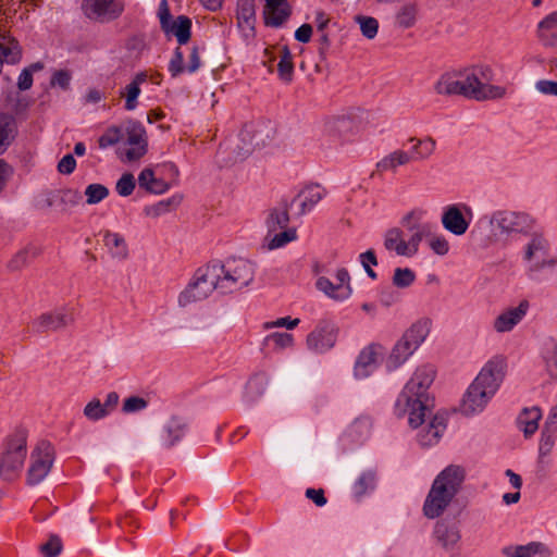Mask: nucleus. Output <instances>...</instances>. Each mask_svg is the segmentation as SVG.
Wrapping results in <instances>:
<instances>
[{
  "label": "nucleus",
  "mask_w": 557,
  "mask_h": 557,
  "mask_svg": "<svg viewBox=\"0 0 557 557\" xmlns=\"http://www.w3.org/2000/svg\"><path fill=\"white\" fill-rule=\"evenodd\" d=\"M435 373L431 364L419 367L396 400V414H408L409 425L413 429L421 426L426 414L431 413L428 389L435 379Z\"/></svg>",
  "instance_id": "nucleus-1"
},
{
  "label": "nucleus",
  "mask_w": 557,
  "mask_h": 557,
  "mask_svg": "<svg viewBox=\"0 0 557 557\" xmlns=\"http://www.w3.org/2000/svg\"><path fill=\"white\" fill-rule=\"evenodd\" d=\"M466 478V470L458 465H449L442 470L432 483L423 505L424 516L438 518L460 492Z\"/></svg>",
  "instance_id": "nucleus-2"
},
{
  "label": "nucleus",
  "mask_w": 557,
  "mask_h": 557,
  "mask_svg": "<svg viewBox=\"0 0 557 557\" xmlns=\"http://www.w3.org/2000/svg\"><path fill=\"white\" fill-rule=\"evenodd\" d=\"M503 376L502 363H486L465 394L460 411L465 416L481 412L498 389Z\"/></svg>",
  "instance_id": "nucleus-3"
},
{
  "label": "nucleus",
  "mask_w": 557,
  "mask_h": 557,
  "mask_svg": "<svg viewBox=\"0 0 557 557\" xmlns=\"http://www.w3.org/2000/svg\"><path fill=\"white\" fill-rule=\"evenodd\" d=\"M459 77L460 96L476 101L500 99L506 95V88L490 85L493 70L488 65H474L456 70Z\"/></svg>",
  "instance_id": "nucleus-4"
},
{
  "label": "nucleus",
  "mask_w": 557,
  "mask_h": 557,
  "mask_svg": "<svg viewBox=\"0 0 557 557\" xmlns=\"http://www.w3.org/2000/svg\"><path fill=\"white\" fill-rule=\"evenodd\" d=\"M215 276L216 290L221 294H230L239 290L253 280L252 265L245 259H233L226 263L208 264Z\"/></svg>",
  "instance_id": "nucleus-5"
},
{
  "label": "nucleus",
  "mask_w": 557,
  "mask_h": 557,
  "mask_svg": "<svg viewBox=\"0 0 557 557\" xmlns=\"http://www.w3.org/2000/svg\"><path fill=\"white\" fill-rule=\"evenodd\" d=\"M214 280L215 276L211 273L209 265L199 268L185 289L178 295V305L187 307L209 297L213 290H216Z\"/></svg>",
  "instance_id": "nucleus-6"
},
{
  "label": "nucleus",
  "mask_w": 557,
  "mask_h": 557,
  "mask_svg": "<svg viewBox=\"0 0 557 557\" xmlns=\"http://www.w3.org/2000/svg\"><path fill=\"white\" fill-rule=\"evenodd\" d=\"M187 431L183 418L173 416L160 428L151 430L146 436L147 448H171L180 442Z\"/></svg>",
  "instance_id": "nucleus-7"
},
{
  "label": "nucleus",
  "mask_w": 557,
  "mask_h": 557,
  "mask_svg": "<svg viewBox=\"0 0 557 557\" xmlns=\"http://www.w3.org/2000/svg\"><path fill=\"white\" fill-rule=\"evenodd\" d=\"M26 436L18 433L9 440L0 460V476L7 481L16 478L26 458Z\"/></svg>",
  "instance_id": "nucleus-8"
},
{
  "label": "nucleus",
  "mask_w": 557,
  "mask_h": 557,
  "mask_svg": "<svg viewBox=\"0 0 557 557\" xmlns=\"http://www.w3.org/2000/svg\"><path fill=\"white\" fill-rule=\"evenodd\" d=\"M425 336V326L413 324L394 346L387 359V368L396 369L403 364L418 349Z\"/></svg>",
  "instance_id": "nucleus-9"
},
{
  "label": "nucleus",
  "mask_w": 557,
  "mask_h": 557,
  "mask_svg": "<svg viewBox=\"0 0 557 557\" xmlns=\"http://www.w3.org/2000/svg\"><path fill=\"white\" fill-rule=\"evenodd\" d=\"M54 461L52 446L45 441L39 442L30 454V465L27 471V483H40L50 472Z\"/></svg>",
  "instance_id": "nucleus-10"
},
{
  "label": "nucleus",
  "mask_w": 557,
  "mask_h": 557,
  "mask_svg": "<svg viewBox=\"0 0 557 557\" xmlns=\"http://www.w3.org/2000/svg\"><path fill=\"white\" fill-rule=\"evenodd\" d=\"M338 327L329 320H321L307 335L306 346L308 350L323 354L332 349L337 341Z\"/></svg>",
  "instance_id": "nucleus-11"
},
{
  "label": "nucleus",
  "mask_w": 557,
  "mask_h": 557,
  "mask_svg": "<svg viewBox=\"0 0 557 557\" xmlns=\"http://www.w3.org/2000/svg\"><path fill=\"white\" fill-rule=\"evenodd\" d=\"M75 322L74 310L69 306L55 308L41 313L33 323L38 333L58 332L73 325Z\"/></svg>",
  "instance_id": "nucleus-12"
},
{
  "label": "nucleus",
  "mask_w": 557,
  "mask_h": 557,
  "mask_svg": "<svg viewBox=\"0 0 557 557\" xmlns=\"http://www.w3.org/2000/svg\"><path fill=\"white\" fill-rule=\"evenodd\" d=\"M317 288L336 301L348 299L352 294L350 285V275L345 268L336 272V283H332L327 277L320 276L317 280Z\"/></svg>",
  "instance_id": "nucleus-13"
},
{
  "label": "nucleus",
  "mask_w": 557,
  "mask_h": 557,
  "mask_svg": "<svg viewBox=\"0 0 557 557\" xmlns=\"http://www.w3.org/2000/svg\"><path fill=\"white\" fill-rule=\"evenodd\" d=\"M549 251V243L542 233H533L531 239L528 243L524 251V259L532 261L536 258H542L534 262L531 267L533 271H540L546 267L553 268L557 264L556 258L546 259Z\"/></svg>",
  "instance_id": "nucleus-14"
},
{
  "label": "nucleus",
  "mask_w": 557,
  "mask_h": 557,
  "mask_svg": "<svg viewBox=\"0 0 557 557\" xmlns=\"http://www.w3.org/2000/svg\"><path fill=\"white\" fill-rule=\"evenodd\" d=\"M534 221L527 213L513 211H497L491 218V225L502 233L525 232L533 226Z\"/></svg>",
  "instance_id": "nucleus-15"
},
{
  "label": "nucleus",
  "mask_w": 557,
  "mask_h": 557,
  "mask_svg": "<svg viewBox=\"0 0 557 557\" xmlns=\"http://www.w3.org/2000/svg\"><path fill=\"white\" fill-rule=\"evenodd\" d=\"M83 9L88 18L99 22H110L123 12L120 0H83Z\"/></svg>",
  "instance_id": "nucleus-16"
},
{
  "label": "nucleus",
  "mask_w": 557,
  "mask_h": 557,
  "mask_svg": "<svg viewBox=\"0 0 557 557\" xmlns=\"http://www.w3.org/2000/svg\"><path fill=\"white\" fill-rule=\"evenodd\" d=\"M125 131L126 143L132 146L126 149L125 158L129 162L139 160L147 152L146 131L141 123L132 120L126 123Z\"/></svg>",
  "instance_id": "nucleus-17"
},
{
  "label": "nucleus",
  "mask_w": 557,
  "mask_h": 557,
  "mask_svg": "<svg viewBox=\"0 0 557 557\" xmlns=\"http://www.w3.org/2000/svg\"><path fill=\"white\" fill-rule=\"evenodd\" d=\"M414 216L413 212H409L406 214L401 224L404 227H406L409 232H411V236L407 240L408 246V256L412 257L414 256L419 250V245L423 238L429 239V236H431V228L432 226L428 223H416L412 222V219Z\"/></svg>",
  "instance_id": "nucleus-18"
},
{
  "label": "nucleus",
  "mask_w": 557,
  "mask_h": 557,
  "mask_svg": "<svg viewBox=\"0 0 557 557\" xmlns=\"http://www.w3.org/2000/svg\"><path fill=\"white\" fill-rule=\"evenodd\" d=\"M255 133L253 131L245 126L238 134V137L236 141L232 145H228L223 149V147H220L219 153L224 152L225 150H231V152L234 154L232 158L233 162L242 161L246 159L255 149L257 144L253 143Z\"/></svg>",
  "instance_id": "nucleus-19"
},
{
  "label": "nucleus",
  "mask_w": 557,
  "mask_h": 557,
  "mask_svg": "<svg viewBox=\"0 0 557 557\" xmlns=\"http://www.w3.org/2000/svg\"><path fill=\"white\" fill-rule=\"evenodd\" d=\"M434 539L443 549L453 553L456 550L461 535L456 524L440 520L434 528Z\"/></svg>",
  "instance_id": "nucleus-20"
},
{
  "label": "nucleus",
  "mask_w": 557,
  "mask_h": 557,
  "mask_svg": "<svg viewBox=\"0 0 557 557\" xmlns=\"http://www.w3.org/2000/svg\"><path fill=\"white\" fill-rule=\"evenodd\" d=\"M528 309V300H522L518 307L505 310L494 320V330L498 333L511 331L523 319Z\"/></svg>",
  "instance_id": "nucleus-21"
},
{
  "label": "nucleus",
  "mask_w": 557,
  "mask_h": 557,
  "mask_svg": "<svg viewBox=\"0 0 557 557\" xmlns=\"http://www.w3.org/2000/svg\"><path fill=\"white\" fill-rule=\"evenodd\" d=\"M442 224L448 232L457 236L463 235L469 227V222L456 205L446 208L442 215Z\"/></svg>",
  "instance_id": "nucleus-22"
},
{
  "label": "nucleus",
  "mask_w": 557,
  "mask_h": 557,
  "mask_svg": "<svg viewBox=\"0 0 557 557\" xmlns=\"http://www.w3.org/2000/svg\"><path fill=\"white\" fill-rule=\"evenodd\" d=\"M446 429V419L442 414H435L430 423L418 434L421 446L428 447L436 444Z\"/></svg>",
  "instance_id": "nucleus-23"
},
{
  "label": "nucleus",
  "mask_w": 557,
  "mask_h": 557,
  "mask_svg": "<svg viewBox=\"0 0 557 557\" xmlns=\"http://www.w3.org/2000/svg\"><path fill=\"white\" fill-rule=\"evenodd\" d=\"M420 7L417 1H406L395 12V26L400 29L412 28L419 17Z\"/></svg>",
  "instance_id": "nucleus-24"
},
{
  "label": "nucleus",
  "mask_w": 557,
  "mask_h": 557,
  "mask_svg": "<svg viewBox=\"0 0 557 557\" xmlns=\"http://www.w3.org/2000/svg\"><path fill=\"white\" fill-rule=\"evenodd\" d=\"M377 347L370 345L361 350L355 364V375L367 377L376 367Z\"/></svg>",
  "instance_id": "nucleus-25"
},
{
  "label": "nucleus",
  "mask_w": 557,
  "mask_h": 557,
  "mask_svg": "<svg viewBox=\"0 0 557 557\" xmlns=\"http://www.w3.org/2000/svg\"><path fill=\"white\" fill-rule=\"evenodd\" d=\"M537 35L545 47L557 48V11L539 23Z\"/></svg>",
  "instance_id": "nucleus-26"
},
{
  "label": "nucleus",
  "mask_w": 557,
  "mask_h": 557,
  "mask_svg": "<svg viewBox=\"0 0 557 557\" xmlns=\"http://www.w3.org/2000/svg\"><path fill=\"white\" fill-rule=\"evenodd\" d=\"M458 78L456 70L443 73L434 84V91L445 97L460 96Z\"/></svg>",
  "instance_id": "nucleus-27"
},
{
  "label": "nucleus",
  "mask_w": 557,
  "mask_h": 557,
  "mask_svg": "<svg viewBox=\"0 0 557 557\" xmlns=\"http://www.w3.org/2000/svg\"><path fill=\"white\" fill-rule=\"evenodd\" d=\"M139 188L147 193L161 195L170 188V184L161 178L156 177L154 172L150 168H145L138 175Z\"/></svg>",
  "instance_id": "nucleus-28"
},
{
  "label": "nucleus",
  "mask_w": 557,
  "mask_h": 557,
  "mask_svg": "<svg viewBox=\"0 0 557 557\" xmlns=\"http://www.w3.org/2000/svg\"><path fill=\"white\" fill-rule=\"evenodd\" d=\"M103 245L114 259L123 260L128 256V248L125 238L111 231H104L102 233Z\"/></svg>",
  "instance_id": "nucleus-29"
},
{
  "label": "nucleus",
  "mask_w": 557,
  "mask_h": 557,
  "mask_svg": "<svg viewBox=\"0 0 557 557\" xmlns=\"http://www.w3.org/2000/svg\"><path fill=\"white\" fill-rule=\"evenodd\" d=\"M40 250L33 246L27 245L26 247L18 250L7 263V270L10 273L21 272L26 268L30 261L39 255Z\"/></svg>",
  "instance_id": "nucleus-30"
},
{
  "label": "nucleus",
  "mask_w": 557,
  "mask_h": 557,
  "mask_svg": "<svg viewBox=\"0 0 557 557\" xmlns=\"http://www.w3.org/2000/svg\"><path fill=\"white\" fill-rule=\"evenodd\" d=\"M289 223L288 205L281 202L277 207L270 210L267 218L268 232L275 233L278 230L287 228Z\"/></svg>",
  "instance_id": "nucleus-31"
},
{
  "label": "nucleus",
  "mask_w": 557,
  "mask_h": 557,
  "mask_svg": "<svg viewBox=\"0 0 557 557\" xmlns=\"http://www.w3.org/2000/svg\"><path fill=\"white\" fill-rule=\"evenodd\" d=\"M236 13L238 26L253 32L256 24L255 0H237Z\"/></svg>",
  "instance_id": "nucleus-32"
},
{
  "label": "nucleus",
  "mask_w": 557,
  "mask_h": 557,
  "mask_svg": "<svg viewBox=\"0 0 557 557\" xmlns=\"http://www.w3.org/2000/svg\"><path fill=\"white\" fill-rule=\"evenodd\" d=\"M542 418V411L539 407L525 408L518 417V424L523 431L525 437L533 435L539 429V421Z\"/></svg>",
  "instance_id": "nucleus-33"
},
{
  "label": "nucleus",
  "mask_w": 557,
  "mask_h": 557,
  "mask_svg": "<svg viewBox=\"0 0 557 557\" xmlns=\"http://www.w3.org/2000/svg\"><path fill=\"white\" fill-rule=\"evenodd\" d=\"M384 247L387 250L395 251L398 256H408L407 240L404 238V232L398 227L389 228L385 233Z\"/></svg>",
  "instance_id": "nucleus-34"
},
{
  "label": "nucleus",
  "mask_w": 557,
  "mask_h": 557,
  "mask_svg": "<svg viewBox=\"0 0 557 557\" xmlns=\"http://www.w3.org/2000/svg\"><path fill=\"white\" fill-rule=\"evenodd\" d=\"M191 21L185 15H180L169 26L165 34H172L176 37L180 45H185L190 39Z\"/></svg>",
  "instance_id": "nucleus-35"
},
{
  "label": "nucleus",
  "mask_w": 557,
  "mask_h": 557,
  "mask_svg": "<svg viewBox=\"0 0 557 557\" xmlns=\"http://www.w3.org/2000/svg\"><path fill=\"white\" fill-rule=\"evenodd\" d=\"M325 127L330 135L343 137L352 131L354 122L348 115H336L326 121Z\"/></svg>",
  "instance_id": "nucleus-36"
},
{
  "label": "nucleus",
  "mask_w": 557,
  "mask_h": 557,
  "mask_svg": "<svg viewBox=\"0 0 557 557\" xmlns=\"http://www.w3.org/2000/svg\"><path fill=\"white\" fill-rule=\"evenodd\" d=\"M147 81V74L138 73L134 79L125 87V109L132 111L137 107V98L140 94V85Z\"/></svg>",
  "instance_id": "nucleus-37"
},
{
  "label": "nucleus",
  "mask_w": 557,
  "mask_h": 557,
  "mask_svg": "<svg viewBox=\"0 0 557 557\" xmlns=\"http://www.w3.org/2000/svg\"><path fill=\"white\" fill-rule=\"evenodd\" d=\"M182 200H183L182 195H178V194L173 195L169 199L161 200L151 206H147L144 211L147 216L158 218V216L171 211L172 209L177 208L181 205Z\"/></svg>",
  "instance_id": "nucleus-38"
},
{
  "label": "nucleus",
  "mask_w": 557,
  "mask_h": 557,
  "mask_svg": "<svg viewBox=\"0 0 557 557\" xmlns=\"http://www.w3.org/2000/svg\"><path fill=\"white\" fill-rule=\"evenodd\" d=\"M411 160V156L403 150H396L377 163L380 171H395L397 166L405 165Z\"/></svg>",
  "instance_id": "nucleus-39"
},
{
  "label": "nucleus",
  "mask_w": 557,
  "mask_h": 557,
  "mask_svg": "<svg viewBox=\"0 0 557 557\" xmlns=\"http://www.w3.org/2000/svg\"><path fill=\"white\" fill-rule=\"evenodd\" d=\"M277 72H278L280 78L283 82H285V83L292 82L293 75H294V63H293V55L287 46H283L281 48V55H280V62L277 64Z\"/></svg>",
  "instance_id": "nucleus-40"
},
{
  "label": "nucleus",
  "mask_w": 557,
  "mask_h": 557,
  "mask_svg": "<svg viewBox=\"0 0 557 557\" xmlns=\"http://www.w3.org/2000/svg\"><path fill=\"white\" fill-rule=\"evenodd\" d=\"M301 196H304V200L300 205V213L304 214L323 198L324 190L321 189L319 184L310 185L298 195V197Z\"/></svg>",
  "instance_id": "nucleus-41"
},
{
  "label": "nucleus",
  "mask_w": 557,
  "mask_h": 557,
  "mask_svg": "<svg viewBox=\"0 0 557 557\" xmlns=\"http://www.w3.org/2000/svg\"><path fill=\"white\" fill-rule=\"evenodd\" d=\"M290 14L292 10L289 5H285L277 10L269 11L268 14H263L264 24L271 27H280L287 21Z\"/></svg>",
  "instance_id": "nucleus-42"
},
{
  "label": "nucleus",
  "mask_w": 557,
  "mask_h": 557,
  "mask_svg": "<svg viewBox=\"0 0 557 557\" xmlns=\"http://www.w3.org/2000/svg\"><path fill=\"white\" fill-rule=\"evenodd\" d=\"M355 22L359 24L361 34L367 39H373L379 32V22L372 16L356 15Z\"/></svg>",
  "instance_id": "nucleus-43"
},
{
  "label": "nucleus",
  "mask_w": 557,
  "mask_h": 557,
  "mask_svg": "<svg viewBox=\"0 0 557 557\" xmlns=\"http://www.w3.org/2000/svg\"><path fill=\"white\" fill-rule=\"evenodd\" d=\"M556 443V433L542 430L539 445V463H544L545 457L549 456Z\"/></svg>",
  "instance_id": "nucleus-44"
},
{
  "label": "nucleus",
  "mask_w": 557,
  "mask_h": 557,
  "mask_svg": "<svg viewBox=\"0 0 557 557\" xmlns=\"http://www.w3.org/2000/svg\"><path fill=\"white\" fill-rule=\"evenodd\" d=\"M12 119L0 113V154L3 153L9 147L12 139Z\"/></svg>",
  "instance_id": "nucleus-45"
},
{
  "label": "nucleus",
  "mask_w": 557,
  "mask_h": 557,
  "mask_svg": "<svg viewBox=\"0 0 557 557\" xmlns=\"http://www.w3.org/2000/svg\"><path fill=\"white\" fill-rule=\"evenodd\" d=\"M84 416L90 421H98L109 416L108 410L98 398H92L84 408Z\"/></svg>",
  "instance_id": "nucleus-46"
},
{
  "label": "nucleus",
  "mask_w": 557,
  "mask_h": 557,
  "mask_svg": "<svg viewBox=\"0 0 557 557\" xmlns=\"http://www.w3.org/2000/svg\"><path fill=\"white\" fill-rule=\"evenodd\" d=\"M539 543H529L528 545L508 546L503 549L504 555L508 557H531L539 553Z\"/></svg>",
  "instance_id": "nucleus-47"
},
{
  "label": "nucleus",
  "mask_w": 557,
  "mask_h": 557,
  "mask_svg": "<svg viewBox=\"0 0 557 557\" xmlns=\"http://www.w3.org/2000/svg\"><path fill=\"white\" fill-rule=\"evenodd\" d=\"M87 205H96L109 196V189L102 184H89L85 189Z\"/></svg>",
  "instance_id": "nucleus-48"
},
{
  "label": "nucleus",
  "mask_w": 557,
  "mask_h": 557,
  "mask_svg": "<svg viewBox=\"0 0 557 557\" xmlns=\"http://www.w3.org/2000/svg\"><path fill=\"white\" fill-rule=\"evenodd\" d=\"M0 55L3 62L16 63L21 59V49L17 41L10 39L8 44H0Z\"/></svg>",
  "instance_id": "nucleus-49"
},
{
  "label": "nucleus",
  "mask_w": 557,
  "mask_h": 557,
  "mask_svg": "<svg viewBox=\"0 0 557 557\" xmlns=\"http://www.w3.org/2000/svg\"><path fill=\"white\" fill-rule=\"evenodd\" d=\"M264 342L265 343L272 342L274 344V348L276 350L292 348L295 344L293 334L283 333V332H274V333L269 334L264 338Z\"/></svg>",
  "instance_id": "nucleus-50"
},
{
  "label": "nucleus",
  "mask_w": 557,
  "mask_h": 557,
  "mask_svg": "<svg viewBox=\"0 0 557 557\" xmlns=\"http://www.w3.org/2000/svg\"><path fill=\"white\" fill-rule=\"evenodd\" d=\"M283 230H284L283 232L275 234L269 242L268 248L270 250L281 248L297 238L296 228L287 227V228H283Z\"/></svg>",
  "instance_id": "nucleus-51"
},
{
  "label": "nucleus",
  "mask_w": 557,
  "mask_h": 557,
  "mask_svg": "<svg viewBox=\"0 0 557 557\" xmlns=\"http://www.w3.org/2000/svg\"><path fill=\"white\" fill-rule=\"evenodd\" d=\"M411 143L414 141L412 147L413 158L424 159L430 157L435 148V141L432 138L425 140H416L414 138L409 139ZM412 159V156H411Z\"/></svg>",
  "instance_id": "nucleus-52"
},
{
  "label": "nucleus",
  "mask_w": 557,
  "mask_h": 557,
  "mask_svg": "<svg viewBox=\"0 0 557 557\" xmlns=\"http://www.w3.org/2000/svg\"><path fill=\"white\" fill-rule=\"evenodd\" d=\"M62 541L59 535L50 534L48 541L39 546L45 557H57L62 552Z\"/></svg>",
  "instance_id": "nucleus-53"
},
{
  "label": "nucleus",
  "mask_w": 557,
  "mask_h": 557,
  "mask_svg": "<svg viewBox=\"0 0 557 557\" xmlns=\"http://www.w3.org/2000/svg\"><path fill=\"white\" fill-rule=\"evenodd\" d=\"M136 187V181L132 173L126 172L122 174L115 184V190L121 197H128L133 194Z\"/></svg>",
  "instance_id": "nucleus-54"
},
{
  "label": "nucleus",
  "mask_w": 557,
  "mask_h": 557,
  "mask_svg": "<svg viewBox=\"0 0 557 557\" xmlns=\"http://www.w3.org/2000/svg\"><path fill=\"white\" fill-rule=\"evenodd\" d=\"M416 280V274L412 270L405 268H397L394 271L393 284L399 288L409 287Z\"/></svg>",
  "instance_id": "nucleus-55"
},
{
  "label": "nucleus",
  "mask_w": 557,
  "mask_h": 557,
  "mask_svg": "<svg viewBox=\"0 0 557 557\" xmlns=\"http://www.w3.org/2000/svg\"><path fill=\"white\" fill-rule=\"evenodd\" d=\"M121 139V129L119 127H109L98 139V145L101 149L108 148L117 144Z\"/></svg>",
  "instance_id": "nucleus-56"
},
{
  "label": "nucleus",
  "mask_w": 557,
  "mask_h": 557,
  "mask_svg": "<svg viewBox=\"0 0 557 557\" xmlns=\"http://www.w3.org/2000/svg\"><path fill=\"white\" fill-rule=\"evenodd\" d=\"M147 406L148 401L145 398L139 396H131L124 400L122 411L124 413L138 412L146 409Z\"/></svg>",
  "instance_id": "nucleus-57"
},
{
  "label": "nucleus",
  "mask_w": 557,
  "mask_h": 557,
  "mask_svg": "<svg viewBox=\"0 0 557 557\" xmlns=\"http://www.w3.org/2000/svg\"><path fill=\"white\" fill-rule=\"evenodd\" d=\"M429 246L430 248L438 256H444L449 250V245L447 239L442 235H435L431 232V236H429Z\"/></svg>",
  "instance_id": "nucleus-58"
},
{
  "label": "nucleus",
  "mask_w": 557,
  "mask_h": 557,
  "mask_svg": "<svg viewBox=\"0 0 557 557\" xmlns=\"http://www.w3.org/2000/svg\"><path fill=\"white\" fill-rule=\"evenodd\" d=\"M375 483V473L372 471L364 472L357 480L355 488L356 493L363 495L368 490L373 488Z\"/></svg>",
  "instance_id": "nucleus-59"
},
{
  "label": "nucleus",
  "mask_w": 557,
  "mask_h": 557,
  "mask_svg": "<svg viewBox=\"0 0 557 557\" xmlns=\"http://www.w3.org/2000/svg\"><path fill=\"white\" fill-rule=\"evenodd\" d=\"M299 323L300 320L298 318L292 319L290 317H283L274 321L265 322L263 324V329L270 330L274 327H286L287 330H294Z\"/></svg>",
  "instance_id": "nucleus-60"
},
{
  "label": "nucleus",
  "mask_w": 557,
  "mask_h": 557,
  "mask_svg": "<svg viewBox=\"0 0 557 557\" xmlns=\"http://www.w3.org/2000/svg\"><path fill=\"white\" fill-rule=\"evenodd\" d=\"M360 260H361L364 271L367 272L369 277H371L373 280L376 278V273L371 268V264H373V265L377 264V260H376L374 251L368 250V251L361 253Z\"/></svg>",
  "instance_id": "nucleus-61"
},
{
  "label": "nucleus",
  "mask_w": 557,
  "mask_h": 557,
  "mask_svg": "<svg viewBox=\"0 0 557 557\" xmlns=\"http://www.w3.org/2000/svg\"><path fill=\"white\" fill-rule=\"evenodd\" d=\"M183 62H184L183 52L180 50V48H177L174 52L172 60L170 61V64H169V71L171 72L173 77L183 73V71H184Z\"/></svg>",
  "instance_id": "nucleus-62"
},
{
  "label": "nucleus",
  "mask_w": 557,
  "mask_h": 557,
  "mask_svg": "<svg viewBox=\"0 0 557 557\" xmlns=\"http://www.w3.org/2000/svg\"><path fill=\"white\" fill-rule=\"evenodd\" d=\"M71 74L65 70H59L54 72L51 77V85L59 86L62 89L66 90L70 87Z\"/></svg>",
  "instance_id": "nucleus-63"
},
{
  "label": "nucleus",
  "mask_w": 557,
  "mask_h": 557,
  "mask_svg": "<svg viewBox=\"0 0 557 557\" xmlns=\"http://www.w3.org/2000/svg\"><path fill=\"white\" fill-rule=\"evenodd\" d=\"M76 168V160L72 154H65L58 163V171L61 174H72Z\"/></svg>",
  "instance_id": "nucleus-64"
}]
</instances>
